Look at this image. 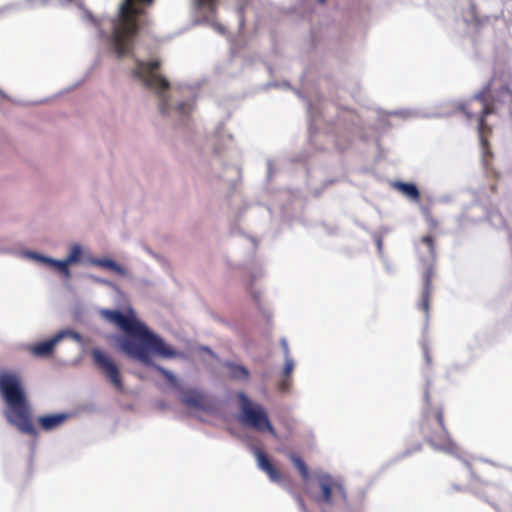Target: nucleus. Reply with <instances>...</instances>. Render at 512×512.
I'll return each mask as SVG.
<instances>
[{"label": "nucleus", "instance_id": "f257e3e1", "mask_svg": "<svg viewBox=\"0 0 512 512\" xmlns=\"http://www.w3.org/2000/svg\"><path fill=\"white\" fill-rule=\"evenodd\" d=\"M102 315L106 320L123 330L127 336L119 341V347L128 357L153 367L166 381L178 392L181 385L178 378L164 367L154 364L150 357V351L164 358H175L180 353L168 346L164 340L151 332L145 324L139 322L133 313L125 315L118 310H103Z\"/></svg>", "mask_w": 512, "mask_h": 512}, {"label": "nucleus", "instance_id": "f03ea898", "mask_svg": "<svg viewBox=\"0 0 512 512\" xmlns=\"http://www.w3.org/2000/svg\"><path fill=\"white\" fill-rule=\"evenodd\" d=\"M0 395L8 408L5 411L7 421L20 432L37 436L38 432L31 418V406L19 372L7 369L0 370Z\"/></svg>", "mask_w": 512, "mask_h": 512}, {"label": "nucleus", "instance_id": "7ed1b4c3", "mask_svg": "<svg viewBox=\"0 0 512 512\" xmlns=\"http://www.w3.org/2000/svg\"><path fill=\"white\" fill-rule=\"evenodd\" d=\"M420 432L423 438L436 449L452 450L455 447L445 425L443 407L429 406L424 411L420 422Z\"/></svg>", "mask_w": 512, "mask_h": 512}, {"label": "nucleus", "instance_id": "20e7f679", "mask_svg": "<svg viewBox=\"0 0 512 512\" xmlns=\"http://www.w3.org/2000/svg\"><path fill=\"white\" fill-rule=\"evenodd\" d=\"M160 66L161 62L158 59L151 61L137 60L133 74L142 81L145 87L154 90L159 97L163 98V93L169 90L170 83L158 72Z\"/></svg>", "mask_w": 512, "mask_h": 512}, {"label": "nucleus", "instance_id": "39448f33", "mask_svg": "<svg viewBox=\"0 0 512 512\" xmlns=\"http://www.w3.org/2000/svg\"><path fill=\"white\" fill-rule=\"evenodd\" d=\"M91 356L94 364L104 374L107 381L119 392L124 391L120 369L114 360L100 349H93Z\"/></svg>", "mask_w": 512, "mask_h": 512}, {"label": "nucleus", "instance_id": "423d86ee", "mask_svg": "<svg viewBox=\"0 0 512 512\" xmlns=\"http://www.w3.org/2000/svg\"><path fill=\"white\" fill-rule=\"evenodd\" d=\"M71 337L76 341L81 340V335L71 330H62L55 334L52 338L28 346V351L35 357L44 358L49 357L53 354L57 343L65 337Z\"/></svg>", "mask_w": 512, "mask_h": 512}, {"label": "nucleus", "instance_id": "0eeeda50", "mask_svg": "<svg viewBox=\"0 0 512 512\" xmlns=\"http://www.w3.org/2000/svg\"><path fill=\"white\" fill-rule=\"evenodd\" d=\"M319 487L321 495L317 499L319 502L331 504L333 497H339L343 501L346 500V492L343 485L330 475H322L319 477Z\"/></svg>", "mask_w": 512, "mask_h": 512}, {"label": "nucleus", "instance_id": "6e6552de", "mask_svg": "<svg viewBox=\"0 0 512 512\" xmlns=\"http://www.w3.org/2000/svg\"><path fill=\"white\" fill-rule=\"evenodd\" d=\"M435 276V269L433 264H429L422 272L423 289L421 292L418 308L425 313L426 318L429 317L430 300L432 294V280Z\"/></svg>", "mask_w": 512, "mask_h": 512}, {"label": "nucleus", "instance_id": "1a4fd4ad", "mask_svg": "<svg viewBox=\"0 0 512 512\" xmlns=\"http://www.w3.org/2000/svg\"><path fill=\"white\" fill-rule=\"evenodd\" d=\"M181 402L188 408L205 409L206 397L205 394L193 388H181L179 391Z\"/></svg>", "mask_w": 512, "mask_h": 512}, {"label": "nucleus", "instance_id": "9d476101", "mask_svg": "<svg viewBox=\"0 0 512 512\" xmlns=\"http://www.w3.org/2000/svg\"><path fill=\"white\" fill-rule=\"evenodd\" d=\"M242 414L240 421L244 426L256 427V407H254L244 393H239Z\"/></svg>", "mask_w": 512, "mask_h": 512}, {"label": "nucleus", "instance_id": "9b49d317", "mask_svg": "<svg viewBox=\"0 0 512 512\" xmlns=\"http://www.w3.org/2000/svg\"><path fill=\"white\" fill-rule=\"evenodd\" d=\"M258 466L269 476L271 481L276 483L282 481V473L260 448H258Z\"/></svg>", "mask_w": 512, "mask_h": 512}, {"label": "nucleus", "instance_id": "f8f14e48", "mask_svg": "<svg viewBox=\"0 0 512 512\" xmlns=\"http://www.w3.org/2000/svg\"><path fill=\"white\" fill-rule=\"evenodd\" d=\"M285 363L282 371V379L277 384V390L281 393H287L291 390L293 379L292 372L294 370L293 358H284Z\"/></svg>", "mask_w": 512, "mask_h": 512}, {"label": "nucleus", "instance_id": "ddd939ff", "mask_svg": "<svg viewBox=\"0 0 512 512\" xmlns=\"http://www.w3.org/2000/svg\"><path fill=\"white\" fill-rule=\"evenodd\" d=\"M68 418L66 413L44 415L38 418V423L44 431H51L61 426Z\"/></svg>", "mask_w": 512, "mask_h": 512}, {"label": "nucleus", "instance_id": "4468645a", "mask_svg": "<svg viewBox=\"0 0 512 512\" xmlns=\"http://www.w3.org/2000/svg\"><path fill=\"white\" fill-rule=\"evenodd\" d=\"M491 499L489 502L497 509H500L505 506L512 505V494L507 493L500 486H492L491 487Z\"/></svg>", "mask_w": 512, "mask_h": 512}, {"label": "nucleus", "instance_id": "2eb2a0df", "mask_svg": "<svg viewBox=\"0 0 512 512\" xmlns=\"http://www.w3.org/2000/svg\"><path fill=\"white\" fill-rule=\"evenodd\" d=\"M258 433L268 434L278 439V434L269 419L266 409L260 405H258Z\"/></svg>", "mask_w": 512, "mask_h": 512}, {"label": "nucleus", "instance_id": "dca6fc26", "mask_svg": "<svg viewBox=\"0 0 512 512\" xmlns=\"http://www.w3.org/2000/svg\"><path fill=\"white\" fill-rule=\"evenodd\" d=\"M33 257L36 258L38 261L56 269L66 279L70 278L71 272L69 269V263L67 262L66 259L55 260V259L43 256V255H39V254H34Z\"/></svg>", "mask_w": 512, "mask_h": 512}, {"label": "nucleus", "instance_id": "f3484780", "mask_svg": "<svg viewBox=\"0 0 512 512\" xmlns=\"http://www.w3.org/2000/svg\"><path fill=\"white\" fill-rule=\"evenodd\" d=\"M474 99L482 104L480 117L486 118L488 115L493 114L495 112L494 104L489 98V89L482 90L475 96Z\"/></svg>", "mask_w": 512, "mask_h": 512}, {"label": "nucleus", "instance_id": "a211bd4d", "mask_svg": "<svg viewBox=\"0 0 512 512\" xmlns=\"http://www.w3.org/2000/svg\"><path fill=\"white\" fill-rule=\"evenodd\" d=\"M394 188L413 201H419L420 192L413 183L395 182Z\"/></svg>", "mask_w": 512, "mask_h": 512}, {"label": "nucleus", "instance_id": "6ab92c4d", "mask_svg": "<svg viewBox=\"0 0 512 512\" xmlns=\"http://www.w3.org/2000/svg\"><path fill=\"white\" fill-rule=\"evenodd\" d=\"M94 263L99 267L110 269L119 275H122V276L127 275L126 269L123 268L122 266H120L119 264H117L112 259H109V258L97 259L94 261Z\"/></svg>", "mask_w": 512, "mask_h": 512}, {"label": "nucleus", "instance_id": "aec40b11", "mask_svg": "<svg viewBox=\"0 0 512 512\" xmlns=\"http://www.w3.org/2000/svg\"><path fill=\"white\" fill-rule=\"evenodd\" d=\"M226 367L228 368V376L232 379L243 380L248 377V371L243 366L227 363Z\"/></svg>", "mask_w": 512, "mask_h": 512}, {"label": "nucleus", "instance_id": "412c9836", "mask_svg": "<svg viewBox=\"0 0 512 512\" xmlns=\"http://www.w3.org/2000/svg\"><path fill=\"white\" fill-rule=\"evenodd\" d=\"M478 133L483 148L488 147L487 135L491 133V127L487 124L486 118L480 116L478 120Z\"/></svg>", "mask_w": 512, "mask_h": 512}, {"label": "nucleus", "instance_id": "4be33fe9", "mask_svg": "<svg viewBox=\"0 0 512 512\" xmlns=\"http://www.w3.org/2000/svg\"><path fill=\"white\" fill-rule=\"evenodd\" d=\"M290 460L292 461L296 469L299 471L302 478L306 480L309 477V470L304 460L296 454H291Z\"/></svg>", "mask_w": 512, "mask_h": 512}, {"label": "nucleus", "instance_id": "5701e85b", "mask_svg": "<svg viewBox=\"0 0 512 512\" xmlns=\"http://www.w3.org/2000/svg\"><path fill=\"white\" fill-rule=\"evenodd\" d=\"M420 242L424 244L428 249V254L430 258L434 261L436 258V248H435V240L430 235H425L421 237Z\"/></svg>", "mask_w": 512, "mask_h": 512}, {"label": "nucleus", "instance_id": "b1692460", "mask_svg": "<svg viewBox=\"0 0 512 512\" xmlns=\"http://www.w3.org/2000/svg\"><path fill=\"white\" fill-rule=\"evenodd\" d=\"M81 254H82V250H81L80 245L74 244L71 247L70 252L66 258L69 265L79 262L81 259Z\"/></svg>", "mask_w": 512, "mask_h": 512}, {"label": "nucleus", "instance_id": "393cba45", "mask_svg": "<svg viewBox=\"0 0 512 512\" xmlns=\"http://www.w3.org/2000/svg\"><path fill=\"white\" fill-rule=\"evenodd\" d=\"M425 220H426L428 228L430 230H437L438 229L439 222H438V220L435 217L432 216V214L430 212L426 213Z\"/></svg>", "mask_w": 512, "mask_h": 512}, {"label": "nucleus", "instance_id": "a878e982", "mask_svg": "<svg viewBox=\"0 0 512 512\" xmlns=\"http://www.w3.org/2000/svg\"><path fill=\"white\" fill-rule=\"evenodd\" d=\"M280 344H281V347L283 349L284 358H291L290 349H289V346H288V343H287L286 339H282Z\"/></svg>", "mask_w": 512, "mask_h": 512}, {"label": "nucleus", "instance_id": "bb28decb", "mask_svg": "<svg viewBox=\"0 0 512 512\" xmlns=\"http://www.w3.org/2000/svg\"><path fill=\"white\" fill-rule=\"evenodd\" d=\"M167 104H168V101L163 98L162 101H161V104H160V111H161V113L164 114L166 112Z\"/></svg>", "mask_w": 512, "mask_h": 512}, {"label": "nucleus", "instance_id": "cd10ccee", "mask_svg": "<svg viewBox=\"0 0 512 512\" xmlns=\"http://www.w3.org/2000/svg\"><path fill=\"white\" fill-rule=\"evenodd\" d=\"M501 92L502 93H506L507 95L510 96V98L512 99V90L508 87H502L501 88Z\"/></svg>", "mask_w": 512, "mask_h": 512}, {"label": "nucleus", "instance_id": "c85d7f7f", "mask_svg": "<svg viewBox=\"0 0 512 512\" xmlns=\"http://www.w3.org/2000/svg\"><path fill=\"white\" fill-rule=\"evenodd\" d=\"M260 316H263L264 318H266L267 320H269V316H268V314H267L266 312H264V311H262V310H260V309L258 308V314H257V317L259 318Z\"/></svg>", "mask_w": 512, "mask_h": 512}, {"label": "nucleus", "instance_id": "c756f323", "mask_svg": "<svg viewBox=\"0 0 512 512\" xmlns=\"http://www.w3.org/2000/svg\"><path fill=\"white\" fill-rule=\"evenodd\" d=\"M425 400H426V403L429 404L430 396H429V392L428 391L425 392Z\"/></svg>", "mask_w": 512, "mask_h": 512}, {"label": "nucleus", "instance_id": "7c9ffc66", "mask_svg": "<svg viewBox=\"0 0 512 512\" xmlns=\"http://www.w3.org/2000/svg\"><path fill=\"white\" fill-rule=\"evenodd\" d=\"M250 450H251V452H252L254 455H256V446H255V445H251V446H250Z\"/></svg>", "mask_w": 512, "mask_h": 512}, {"label": "nucleus", "instance_id": "2f4dec72", "mask_svg": "<svg viewBox=\"0 0 512 512\" xmlns=\"http://www.w3.org/2000/svg\"><path fill=\"white\" fill-rule=\"evenodd\" d=\"M318 1L321 2V3H324L326 0H318Z\"/></svg>", "mask_w": 512, "mask_h": 512}]
</instances>
